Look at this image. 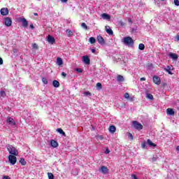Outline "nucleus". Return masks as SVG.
<instances>
[{
  "label": "nucleus",
  "mask_w": 179,
  "mask_h": 179,
  "mask_svg": "<svg viewBox=\"0 0 179 179\" xmlns=\"http://www.w3.org/2000/svg\"><path fill=\"white\" fill-rule=\"evenodd\" d=\"M32 48H35L36 50H37V48H38V46L37 45L36 43H34V44H32Z\"/></svg>",
  "instance_id": "obj_40"
},
{
  "label": "nucleus",
  "mask_w": 179,
  "mask_h": 179,
  "mask_svg": "<svg viewBox=\"0 0 179 179\" xmlns=\"http://www.w3.org/2000/svg\"><path fill=\"white\" fill-rule=\"evenodd\" d=\"M30 27H31V29H34V25H33V24H31Z\"/></svg>",
  "instance_id": "obj_53"
},
{
  "label": "nucleus",
  "mask_w": 179,
  "mask_h": 179,
  "mask_svg": "<svg viewBox=\"0 0 179 179\" xmlns=\"http://www.w3.org/2000/svg\"><path fill=\"white\" fill-rule=\"evenodd\" d=\"M98 138H99V139H100L101 141H103V139H104V137H103V136H99Z\"/></svg>",
  "instance_id": "obj_48"
},
{
  "label": "nucleus",
  "mask_w": 179,
  "mask_h": 179,
  "mask_svg": "<svg viewBox=\"0 0 179 179\" xmlns=\"http://www.w3.org/2000/svg\"><path fill=\"white\" fill-rule=\"evenodd\" d=\"M152 64H149V66H152Z\"/></svg>",
  "instance_id": "obj_57"
},
{
  "label": "nucleus",
  "mask_w": 179,
  "mask_h": 179,
  "mask_svg": "<svg viewBox=\"0 0 179 179\" xmlns=\"http://www.w3.org/2000/svg\"><path fill=\"white\" fill-rule=\"evenodd\" d=\"M176 38H177L178 41H179V35L177 36Z\"/></svg>",
  "instance_id": "obj_56"
},
{
  "label": "nucleus",
  "mask_w": 179,
  "mask_h": 179,
  "mask_svg": "<svg viewBox=\"0 0 179 179\" xmlns=\"http://www.w3.org/2000/svg\"><path fill=\"white\" fill-rule=\"evenodd\" d=\"M129 22H131V20H129Z\"/></svg>",
  "instance_id": "obj_58"
},
{
  "label": "nucleus",
  "mask_w": 179,
  "mask_h": 179,
  "mask_svg": "<svg viewBox=\"0 0 179 179\" xmlns=\"http://www.w3.org/2000/svg\"><path fill=\"white\" fill-rule=\"evenodd\" d=\"M140 80H141V82H143V80H146V78H141L140 79Z\"/></svg>",
  "instance_id": "obj_52"
},
{
  "label": "nucleus",
  "mask_w": 179,
  "mask_h": 179,
  "mask_svg": "<svg viewBox=\"0 0 179 179\" xmlns=\"http://www.w3.org/2000/svg\"><path fill=\"white\" fill-rule=\"evenodd\" d=\"M84 94H85V96H92V94H90V92H85L84 93Z\"/></svg>",
  "instance_id": "obj_41"
},
{
  "label": "nucleus",
  "mask_w": 179,
  "mask_h": 179,
  "mask_svg": "<svg viewBox=\"0 0 179 179\" xmlns=\"http://www.w3.org/2000/svg\"><path fill=\"white\" fill-rule=\"evenodd\" d=\"M161 1H164V0H161Z\"/></svg>",
  "instance_id": "obj_59"
},
{
  "label": "nucleus",
  "mask_w": 179,
  "mask_h": 179,
  "mask_svg": "<svg viewBox=\"0 0 179 179\" xmlns=\"http://www.w3.org/2000/svg\"><path fill=\"white\" fill-rule=\"evenodd\" d=\"M145 97L149 100H153V95L152 94L147 93Z\"/></svg>",
  "instance_id": "obj_28"
},
{
  "label": "nucleus",
  "mask_w": 179,
  "mask_h": 179,
  "mask_svg": "<svg viewBox=\"0 0 179 179\" xmlns=\"http://www.w3.org/2000/svg\"><path fill=\"white\" fill-rule=\"evenodd\" d=\"M34 16H38V13H34Z\"/></svg>",
  "instance_id": "obj_55"
},
{
  "label": "nucleus",
  "mask_w": 179,
  "mask_h": 179,
  "mask_svg": "<svg viewBox=\"0 0 179 179\" xmlns=\"http://www.w3.org/2000/svg\"><path fill=\"white\" fill-rule=\"evenodd\" d=\"M174 4L176 6H179V0H174Z\"/></svg>",
  "instance_id": "obj_39"
},
{
  "label": "nucleus",
  "mask_w": 179,
  "mask_h": 179,
  "mask_svg": "<svg viewBox=\"0 0 179 179\" xmlns=\"http://www.w3.org/2000/svg\"><path fill=\"white\" fill-rule=\"evenodd\" d=\"M48 177L49 179H54V175L51 173H48Z\"/></svg>",
  "instance_id": "obj_37"
},
{
  "label": "nucleus",
  "mask_w": 179,
  "mask_h": 179,
  "mask_svg": "<svg viewBox=\"0 0 179 179\" xmlns=\"http://www.w3.org/2000/svg\"><path fill=\"white\" fill-rule=\"evenodd\" d=\"M169 57L171 58V59H173V61H177L178 59V55L173 52L169 53Z\"/></svg>",
  "instance_id": "obj_8"
},
{
  "label": "nucleus",
  "mask_w": 179,
  "mask_h": 179,
  "mask_svg": "<svg viewBox=\"0 0 179 179\" xmlns=\"http://www.w3.org/2000/svg\"><path fill=\"white\" fill-rule=\"evenodd\" d=\"M147 144H148L149 146L156 148V144H155L153 142H152V141H150V139L147 140Z\"/></svg>",
  "instance_id": "obj_22"
},
{
  "label": "nucleus",
  "mask_w": 179,
  "mask_h": 179,
  "mask_svg": "<svg viewBox=\"0 0 179 179\" xmlns=\"http://www.w3.org/2000/svg\"><path fill=\"white\" fill-rule=\"evenodd\" d=\"M153 82L154 83H155V85H160V83H162V80H160V77L155 76L153 77Z\"/></svg>",
  "instance_id": "obj_12"
},
{
  "label": "nucleus",
  "mask_w": 179,
  "mask_h": 179,
  "mask_svg": "<svg viewBox=\"0 0 179 179\" xmlns=\"http://www.w3.org/2000/svg\"><path fill=\"white\" fill-rule=\"evenodd\" d=\"M96 40L101 45H104L106 44V41H104V38L101 36H98L96 38Z\"/></svg>",
  "instance_id": "obj_7"
},
{
  "label": "nucleus",
  "mask_w": 179,
  "mask_h": 179,
  "mask_svg": "<svg viewBox=\"0 0 179 179\" xmlns=\"http://www.w3.org/2000/svg\"><path fill=\"white\" fill-rule=\"evenodd\" d=\"M166 113L168 115H174V110L172 108H168Z\"/></svg>",
  "instance_id": "obj_21"
},
{
  "label": "nucleus",
  "mask_w": 179,
  "mask_h": 179,
  "mask_svg": "<svg viewBox=\"0 0 179 179\" xmlns=\"http://www.w3.org/2000/svg\"><path fill=\"white\" fill-rule=\"evenodd\" d=\"M20 22H22L23 27H27L29 25V22H27V20L26 18H20Z\"/></svg>",
  "instance_id": "obj_13"
},
{
  "label": "nucleus",
  "mask_w": 179,
  "mask_h": 179,
  "mask_svg": "<svg viewBox=\"0 0 179 179\" xmlns=\"http://www.w3.org/2000/svg\"><path fill=\"white\" fill-rule=\"evenodd\" d=\"M156 160H157V157H152V162H156Z\"/></svg>",
  "instance_id": "obj_49"
},
{
  "label": "nucleus",
  "mask_w": 179,
  "mask_h": 179,
  "mask_svg": "<svg viewBox=\"0 0 179 179\" xmlns=\"http://www.w3.org/2000/svg\"><path fill=\"white\" fill-rule=\"evenodd\" d=\"M108 153H110V150H108V148H107V149L105 150V154H106V155H108Z\"/></svg>",
  "instance_id": "obj_44"
},
{
  "label": "nucleus",
  "mask_w": 179,
  "mask_h": 179,
  "mask_svg": "<svg viewBox=\"0 0 179 179\" xmlns=\"http://www.w3.org/2000/svg\"><path fill=\"white\" fill-rule=\"evenodd\" d=\"M81 27H83V29H85V30H87V25H86V23L83 22L81 24Z\"/></svg>",
  "instance_id": "obj_34"
},
{
  "label": "nucleus",
  "mask_w": 179,
  "mask_h": 179,
  "mask_svg": "<svg viewBox=\"0 0 179 179\" xmlns=\"http://www.w3.org/2000/svg\"><path fill=\"white\" fill-rule=\"evenodd\" d=\"M91 51L93 54H94V52H96V49H92Z\"/></svg>",
  "instance_id": "obj_51"
},
{
  "label": "nucleus",
  "mask_w": 179,
  "mask_h": 179,
  "mask_svg": "<svg viewBox=\"0 0 179 179\" xmlns=\"http://www.w3.org/2000/svg\"><path fill=\"white\" fill-rule=\"evenodd\" d=\"M48 43H50V44H54V43H55V38H54V37L51 36V35H48Z\"/></svg>",
  "instance_id": "obj_16"
},
{
  "label": "nucleus",
  "mask_w": 179,
  "mask_h": 179,
  "mask_svg": "<svg viewBox=\"0 0 179 179\" xmlns=\"http://www.w3.org/2000/svg\"><path fill=\"white\" fill-rule=\"evenodd\" d=\"M123 43L128 47H134V39L130 36H127L123 38Z\"/></svg>",
  "instance_id": "obj_1"
},
{
  "label": "nucleus",
  "mask_w": 179,
  "mask_h": 179,
  "mask_svg": "<svg viewBox=\"0 0 179 179\" xmlns=\"http://www.w3.org/2000/svg\"><path fill=\"white\" fill-rule=\"evenodd\" d=\"M99 171L102 174H107L108 173V169L106 166H102Z\"/></svg>",
  "instance_id": "obj_11"
},
{
  "label": "nucleus",
  "mask_w": 179,
  "mask_h": 179,
  "mask_svg": "<svg viewBox=\"0 0 179 179\" xmlns=\"http://www.w3.org/2000/svg\"><path fill=\"white\" fill-rule=\"evenodd\" d=\"M76 72H78V73H82V72H83V69H76Z\"/></svg>",
  "instance_id": "obj_38"
},
{
  "label": "nucleus",
  "mask_w": 179,
  "mask_h": 179,
  "mask_svg": "<svg viewBox=\"0 0 179 179\" xmlns=\"http://www.w3.org/2000/svg\"><path fill=\"white\" fill-rule=\"evenodd\" d=\"M50 145L52 148H58V142H57L55 140H52L50 141Z\"/></svg>",
  "instance_id": "obj_17"
},
{
  "label": "nucleus",
  "mask_w": 179,
  "mask_h": 179,
  "mask_svg": "<svg viewBox=\"0 0 179 179\" xmlns=\"http://www.w3.org/2000/svg\"><path fill=\"white\" fill-rule=\"evenodd\" d=\"M20 164H22V166H26V161L23 158L20 159Z\"/></svg>",
  "instance_id": "obj_31"
},
{
  "label": "nucleus",
  "mask_w": 179,
  "mask_h": 179,
  "mask_svg": "<svg viewBox=\"0 0 179 179\" xmlns=\"http://www.w3.org/2000/svg\"><path fill=\"white\" fill-rule=\"evenodd\" d=\"M125 23L124 22H120V26H124Z\"/></svg>",
  "instance_id": "obj_50"
},
{
  "label": "nucleus",
  "mask_w": 179,
  "mask_h": 179,
  "mask_svg": "<svg viewBox=\"0 0 179 179\" xmlns=\"http://www.w3.org/2000/svg\"><path fill=\"white\" fill-rule=\"evenodd\" d=\"M83 62L86 65H90V58H89V56L85 55L83 56Z\"/></svg>",
  "instance_id": "obj_9"
},
{
  "label": "nucleus",
  "mask_w": 179,
  "mask_h": 179,
  "mask_svg": "<svg viewBox=\"0 0 179 179\" xmlns=\"http://www.w3.org/2000/svg\"><path fill=\"white\" fill-rule=\"evenodd\" d=\"M7 150H8L10 155L17 156V155H19V152H17V150H16L15 148L13 145H7Z\"/></svg>",
  "instance_id": "obj_2"
},
{
  "label": "nucleus",
  "mask_w": 179,
  "mask_h": 179,
  "mask_svg": "<svg viewBox=\"0 0 179 179\" xmlns=\"http://www.w3.org/2000/svg\"><path fill=\"white\" fill-rule=\"evenodd\" d=\"M6 96V92L3 90L0 91V99H3Z\"/></svg>",
  "instance_id": "obj_23"
},
{
  "label": "nucleus",
  "mask_w": 179,
  "mask_h": 179,
  "mask_svg": "<svg viewBox=\"0 0 179 179\" xmlns=\"http://www.w3.org/2000/svg\"><path fill=\"white\" fill-rule=\"evenodd\" d=\"M143 149H146V143H143L141 145Z\"/></svg>",
  "instance_id": "obj_42"
},
{
  "label": "nucleus",
  "mask_w": 179,
  "mask_h": 179,
  "mask_svg": "<svg viewBox=\"0 0 179 179\" xmlns=\"http://www.w3.org/2000/svg\"><path fill=\"white\" fill-rule=\"evenodd\" d=\"M124 99L129 100V101H134V99L132 97H129V94L126 92L124 95Z\"/></svg>",
  "instance_id": "obj_18"
},
{
  "label": "nucleus",
  "mask_w": 179,
  "mask_h": 179,
  "mask_svg": "<svg viewBox=\"0 0 179 179\" xmlns=\"http://www.w3.org/2000/svg\"><path fill=\"white\" fill-rule=\"evenodd\" d=\"M89 42L91 44H94V43H96V38H94V37H90L89 39Z\"/></svg>",
  "instance_id": "obj_29"
},
{
  "label": "nucleus",
  "mask_w": 179,
  "mask_h": 179,
  "mask_svg": "<svg viewBox=\"0 0 179 179\" xmlns=\"http://www.w3.org/2000/svg\"><path fill=\"white\" fill-rule=\"evenodd\" d=\"M164 71L168 72L169 75H173V72H171V71H173V66H167V67L164 69Z\"/></svg>",
  "instance_id": "obj_14"
},
{
  "label": "nucleus",
  "mask_w": 179,
  "mask_h": 179,
  "mask_svg": "<svg viewBox=\"0 0 179 179\" xmlns=\"http://www.w3.org/2000/svg\"><path fill=\"white\" fill-rule=\"evenodd\" d=\"M66 34L69 36V37H71V36H73V32L72 31L69 30V29H67L66 30Z\"/></svg>",
  "instance_id": "obj_32"
},
{
  "label": "nucleus",
  "mask_w": 179,
  "mask_h": 179,
  "mask_svg": "<svg viewBox=\"0 0 179 179\" xmlns=\"http://www.w3.org/2000/svg\"><path fill=\"white\" fill-rule=\"evenodd\" d=\"M133 126L135 129H138V131H141V129H143V126L142 125V124L138 122L137 121L133 122Z\"/></svg>",
  "instance_id": "obj_4"
},
{
  "label": "nucleus",
  "mask_w": 179,
  "mask_h": 179,
  "mask_svg": "<svg viewBox=\"0 0 179 179\" xmlns=\"http://www.w3.org/2000/svg\"><path fill=\"white\" fill-rule=\"evenodd\" d=\"M106 31L109 34V36H113L114 34V32L113 31V29L110 27V26H106Z\"/></svg>",
  "instance_id": "obj_15"
},
{
  "label": "nucleus",
  "mask_w": 179,
  "mask_h": 179,
  "mask_svg": "<svg viewBox=\"0 0 179 179\" xmlns=\"http://www.w3.org/2000/svg\"><path fill=\"white\" fill-rule=\"evenodd\" d=\"M62 76H63L64 78H66V73L65 72H62Z\"/></svg>",
  "instance_id": "obj_45"
},
{
  "label": "nucleus",
  "mask_w": 179,
  "mask_h": 179,
  "mask_svg": "<svg viewBox=\"0 0 179 179\" xmlns=\"http://www.w3.org/2000/svg\"><path fill=\"white\" fill-rule=\"evenodd\" d=\"M127 136H128V138H129V139H131V141L134 140V136L132 135V134H131V133H127Z\"/></svg>",
  "instance_id": "obj_36"
},
{
  "label": "nucleus",
  "mask_w": 179,
  "mask_h": 179,
  "mask_svg": "<svg viewBox=\"0 0 179 179\" xmlns=\"http://www.w3.org/2000/svg\"><path fill=\"white\" fill-rule=\"evenodd\" d=\"M57 131L59 132V134H61V135H63V136H66V134H65L64 131L62 130V129L59 128L57 129Z\"/></svg>",
  "instance_id": "obj_24"
},
{
  "label": "nucleus",
  "mask_w": 179,
  "mask_h": 179,
  "mask_svg": "<svg viewBox=\"0 0 179 179\" xmlns=\"http://www.w3.org/2000/svg\"><path fill=\"white\" fill-rule=\"evenodd\" d=\"M57 65H59V66H61V65L64 64V61H62V59L61 57H57Z\"/></svg>",
  "instance_id": "obj_20"
},
{
  "label": "nucleus",
  "mask_w": 179,
  "mask_h": 179,
  "mask_svg": "<svg viewBox=\"0 0 179 179\" xmlns=\"http://www.w3.org/2000/svg\"><path fill=\"white\" fill-rule=\"evenodd\" d=\"M3 64V59H2L1 57H0V65H2Z\"/></svg>",
  "instance_id": "obj_47"
},
{
  "label": "nucleus",
  "mask_w": 179,
  "mask_h": 179,
  "mask_svg": "<svg viewBox=\"0 0 179 179\" xmlns=\"http://www.w3.org/2000/svg\"><path fill=\"white\" fill-rule=\"evenodd\" d=\"M8 162L11 166H15V164H16V162H17V159L15 155H9Z\"/></svg>",
  "instance_id": "obj_3"
},
{
  "label": "nucleus",
  "mask_w": 179,
  "mask_h": 179,
  "mask_svg": "<svg viewBox=\"0 0 179 179\" xmlns=\"http://www.w3.org/2000/svg\"><path fill=\"white\" fill-rule=\"evenodd\" d=\"M62 1V2H63V3H66V2H68V0H61Z\"/></svg>",
  "instance_id": "obj_54"
},
{
  "label": "nucleus",
  "mask_w": 179,
  "mask_h": 179,
  "mask_svg": "<svg viewBox=\"0 0 179 179\" xmlns=\"http://www.w3.org/2000/svg\"><path fill=\"white\" fill-rule=\"evenodd\" d=\"M124 76H121V75H118L117 76V82H124Z\"/></svg>",
  "instance_id": "obj_25"
},
{
  "label": "nucleus",
  "mask_w": 179,
  "mask_h": 179,
  "mask_svg": "<svg viewBox=\"0 0 179 179\" xmlns=\"http://www.w3.org/2000/svg\"><path fill=\"white\" fill-rule=\"evenodd\" d=\"M131 178L132 179H138V177H136V175H134V174L131 175Z\"/></svg>",
  "instance_id": "obj_43"
},
{
  "label": "nucleus",
  "mask_w": 179,
  "mask_h": 179,
  "mask_svg": "<svg viewBox=\"0 0 179 179\" xmlns=\"http://www.w3.org/2000/svg\"><path fill=\"white\" fill-rule=\"evenodd\" d=\"M101 87H102L101 83H96L97 90H101Z\"/></svg>",
  "instance_id": "obj_33"
},
{
  "label": "nucleus",
  "mask_w": 179,
  "mask_h": 179,
  "mask_svg": "<svg viewBox=\"0 0 179 179\" xmlns=\"http://www.w3.org/2000/svg\"><path fill=\"white\" fill-rule=\"evenodd\" d=\"M115 131H117V128H115V126L112 125L109 127V132H110V134H114Z\"/></svg>",
  "instance_id": "obj_19"
},
{
  "label": "nucleus",
  "mask_w": 179,
  "mask_h": 179,
  "mask_svg": "<svg viewBox=\"0 0 179 179\" xmlns=\"http://www.w3.org/2000/svg\"><path fill=\"white\" fill-rule=\"evenodd\" d=\"M138 48L141 50L143 51L145 50V45L143 43H140L138 45Z\"/></svg>",
  "instance_id": "obj_30"
},
{
  "label": "nucleus",
  "mask_w": 179,
  "mask_h": 179,
  "mask_svg": "<svg viewBox=\"0 0 179 179\" xmlns=\"http://www.w3.org/2000/svg\"><path fill=\"white\" fill-rule=\"evenodd\" d=\"M1 15L3 16H6L7 15H9V10L8 8H3L0 10Z\"/></svg>",
  "instance_id": "obj_10"
},
{
  "label": "nucleus",
  "mask_w": 179,
  "mask_h": 179,
  "mask_svg": "<svg viewBox=\"0 0 179 179\" xmlns=\"http://www.w3.org/2000/svg\"><path fill=\"white\" fill-rule=\"evenodd\" d=\"M42 82L44 85H47L48 83V80L45 78H42Z\"/></svg>",
  "instance_id": "obj_35"
},
{
  "label": "nucleus",
  "mask_w": 179,
  "mask_h": 179,
  "mask_svg": "<svg viewBox=\"0 0 179 179\" xmlns=\"http://www.w3.org/2000/svg\"><path fill=\"white\" fill-rule=\"evenodd\" d=\"M3 179H10V177L6 176H3Z\"/></svg>",
  "instance_id": "obj_46"
},
{
  "label": "nucleus",
  "mask_w": 179,
  "mask_h": 179,
  "mask_svg": "<svg viewBox=\"0 0 179 179\" xmlns=\"http://www.w3.org/2000/svg\"><path fill=\"white\" fill-rule=\"evenodd\" d=\"M101 17H103V19H106V20H109L110 19V15L107 13H103L101 15Z\"/></svg>",
  "instance_id": "obj_26"
},
{
  "label": "nucleus",
  "mask_w": 179,
  "mask_h": 179,
  "mask_svg": "<svg viewBox=\"0 0 179 179\" xmlns=\"http://www.w3.org/2000/svg\"><path fill=\"white\" fill-rule=\"evenodd\" d=\"M52 85L54 87H59V82L58 80H53Z\"/></svg>",
  "instance_id": "obj_27"
},
{
  "label": "nucleus",
  "mask_w": 179,
  "mask_h": 179,
  "mask_svg": "<svg viewBox=\"0 0 179 179\" xmlns=\"http://www.w3.org/2000/svg\"><path fill=\"white\" fill-rule=\"evenodd\" d=\"M3 23L7 27H10L12 26V19L8 17H5Z\"/></svg>",
  "instance_id": "obj_5"
},
{
  "label": "nucleus",
  "mask_w": 179,
  "mask_h": 179,
  "mask_svg": "<svg viewBox=\"0 0 179 179\" xmlns=\"http://www.w3.org/2000/svg\"><path fill=\"white\" fill-rule=\"evenodd\" d=\"M7 124H9L11 127H15L16 126V122H15V120L13 118L8 117H7L6 120Z\"/></svg>",
  "instance_id": "obj_6"
}]
</instances>
